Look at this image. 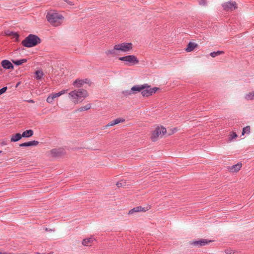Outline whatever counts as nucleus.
I'll list each match as a JSON object with an SVG mask.
<instances>
[{
	"instance_id": "obj_1",
	"label": "nucleus",
	"mask_w": 254,
	"mask_h": 254,
	"mask_svg": "<svg viewBox=\"0 0 254 254\" xmlns=\"http://www.w3.org/2000/svg\"><path fill=\"white\" fill-rule=\"evenodd\" d=\"M70 100L75 104L82 102L88 96L87 91L83 89L74 90L68 94Z\"/></svg>"
},
{
	"instance_id": "obj_2",
	"label": "nucleus",
	"mask_w": 254,
	"mask_h": 254,
	"mask_svg": "<svg viewBox=\"0 0 254 254\" xmlns=\"http://www.w3.org/2000/svg\"><path fill=\"white\" fill-rule=\"evenodd\" d=\"M47 20L53 25L57 26L60 25L64 19V17L55 10H51L47 14Z\"/></svg>"
},
{
	"instance_id": "obj_3",
	"label": "nucleus",
	"mask_w": 254,
	"mask_h": 254,
	"mask_svg": "<svg viewBox=\"0 0 254 254\" xmlns=\"http://www.w3.org/2000/svg\"><path fill=\"white\" fill-rule=\"evenodd\" d=\"M41 42L40 39L36 35L30 34L22 41V44L27 48L33 47Z\"/></svg>"
},
{
	"instance_id": "obj_4",
	"label": "nucleus",
	"mask_w": 254,
	"mask_h": 254,
	"mask_svg": "<svg viewBox=\"0 0 254 254\" xmlns=\"http://www.w3.org/2000/svg\"><path fill=\"white\" fill-rule=\"evenodd\" d=\"M119 60L124 62L125 65L130 66L137 64L139 61L134 55H128L120 57Z\"/></svg>"
},
{
	"instance_id": "obj_5",
	"label": "nucleus",
	"mask_w": 254,
	"mask_h": 254,
	"mask_svg": "<svg viewBox=\"0 0 254 254\" xmlns=\"http://www.w3.org/2000/svg\"><path fill=\"white\" fill-rule=\"evenodd\" d=\"M166 129L163 127H158L154 130L151 136V139L153 141H155L158 137H162L166 133Z\"/></svg>"
},
{
	"instance_id": "obj_6",
	"label": "nucleus",
	"mask_w": 254,
	"mask_h": 254,
	"mask_svg": "<svg viewBox=\"0 0 254 254\" xmlns=\"http://www.w3.org/2000/svg\"><path fill=\"white\" fill-rule=\"evenodd\" d=\"M117 46L116 49H118V51H120L123 52H127L131 50L132 48V44L128 43H123L116 45Z\"/></svg>"
},
{
	"instance_id": "obj_7",
	"label": "nucleus",
	"mask_w": 254,
	"mask_h": 254,
	"mask_svg": "<svg viewBox=\"0 0 254 254\" xmlns=\"http://www.w3.org/2000/svg\"><path fill=\"white\" fill-rule=\"evenodd\" d=\"M158 89L157 87L151 88L150 86L146 84V88L142 89L141 91V94L143 97H148L155 93Z\"/></svg>"
},
{
	"instance_id": "obj_8",
	"label": "nucleus",
	"mask_w": 254,
	"mask_h": 254,
	"mask_svg": "<svg viewBox=\"0 0 254 254\" xmlns=\"http://www.w3.org/2000/svg\"><path fill=\"white\" fill-rule=\"evenodd\" d=\"M212 241L207 239H200L198 240L190 242V245L197 247H200L209 244Z\"/></svg>"
},
{
	"instance_id": "obj_9",
	"label": "nucleus",
	"mask_w": 254,
	"mask_h": 254,
	"mask_svg": "<svg viewBox=\"0 0 254 254\" xmlns=\"http://www.w3.org/2000/svg\"><path fill=\"white\" fill-rule=\"evenodd\" d=\"M222 7L226 11H233L237 8V4L235 1H229L223 3Z\"/></svg>"
},
{
	"instance_id": "obj_10",
	"label": "nucleus",
	"mask_w": 254,
	"mask_h": 254,
	"mask_svg": "<svg viewBox=\"0 0 254 254\" xmlns=\"http://www.w3.org/2000/svg\"><path fill=\"white\" fill-rule=\"evenodd\" d=\"M89 80L88 79H76L73 82V85L76 88L81 87L85 83H88Z\"/></svg>"
},
{
	"instance_id": "obj_11",
	"label": "nucleus",
	"mask_w": 254,
	"mask_h": 254,
	"mask_svg": "<svg viewBox=\"0 0 254 254\" xmlns=\"http://www.w3.org/2000/svg\"><path fill=\"white\" fill-rule=\"evenodd\" d=\"M148 209H149L148 206L145 208V207H142L140 206H139L134 207L133 208L130 210L129 211L128 214L129 215H132L135 212H141V211L145 212Z\"/></svg>"
},
{
	"instance_id": "obj_12",
	"label": "nucleus",
	"mask_w": 254,
	"mask_h": 254,
	"mask_svg": "<svg viewBox=\"0 0 254 254\" xmlns=\"http://www.w3.org/2000/svg\"><path fill=\"white\" fill-rule=\"evenodd\" d=\"M146 84H144L143 85H137L133 86L131 89L132 90V94H135L137 92H141L142 89L146 88Z\"/></svg>"
},
{
	"instance_id": "obj_13",
	"label": "nucleus",
	"mask_w": 254,
	"mask_h": 254,
	"mask_svg": "<svg viewBox=\"0 0 254 254\" xmlns=\"http://www.w3.org/2000/svg\"><path fill=\"white\" fill-rule=\"evenodd\" d=\"M2 66L7 69H12L13 68V64L7 60H3L1 63Z\"/></svg>"
},
{
	"instance_id": "obj_14",
	"label": "nucleus",
	"mask_w": 254,
	"mask_h": 254,
	"mask_svg": "<svg viewBox=\"0 0 254 254\" xmlns=\"http://www.w3.org/2000/svg\"><path fill=\"white\" fill-rule=\"evenodd\" d=\"M52 156L55 157H59L64 153V150L62 148L53 149L51 151Z\"/></svg>"
},
{
	"instance_id": "obj_15",
	"label": "nucleus",
	"mask_w": 254,
	"mask_h": 254,
	"mask_svg": "<svg viewBox=\"0 0 254 254\" xmlns=\"http://www.w3.org/2000/svg\"><path fill=\"white\" fill-rule=\"evenodd\" d=\"M39 144V142L36 140H33L29 142L22 143L19 144L20 147H29L32 146H36Z\"/></svg>"
},
{
	"instance_id": "obj_16",
	"label": "nucleus",
	"mask_w": 254,
	"mask_h": 254,
	"mask_svg": "<svg viewBox=\"0 0 254 254\" xmlns=\"http://www.w3.org/2000/svg\"><path fill=\"white\" fill-rule=\"evenodd\" d=\"M116 48V45H115L113 49L107 50L105 52V54L107 56L112 55L113 56H116L118 55V49H117Z\"/></svg>"
},
{
	"instance_id": "obj_17",
	"label": "nucleus",
	"mask_w": 254,
	"mask_h": 254,
	"mask_svg": "<svg viewBox=\"0 0 254 254\" xmlns=\"http://www.w3.org/2000/svg\"><path fill=\"white\" fill-rule=\"evenodd\" d=\"M94 240H95V239L92 237L88 238H85L83 239L82 243V245L85 246H89L93 243Z\"/></svg>"
},
{
	"instance_id": "obj_18",
	"label": "nucleus",
	"mask_w": 254,
	"mask_h": 254,
	"mask_svg": "<svg viewBox=\"0 0 254 254\" xmlns=\"http://www.w3.org/2000/svg\"><path fill=\"white\" fill-rule=\"evenodd\" d=\"M197 46V44L191 42H190L186 48V51L187 52H190L192 51Z\"/></svg>"
},
{
	"instance_id": "obj_19",
	"label": "nucleus",
	"mask_w": 254,
	"mask_h": 254,
	"mask_svg": "<svg viewBox=\"0 0 254 254\" xmlns=\"http://www.w3.org/2000/svg\"><path fill=\"white\" fill-rule=\"evenodd\" d=\"M242 164L241 163H238L237 164L233 165L232 166L230 167L229 169L231 172H237L240 170Z\"/></svg>"
},
{
	"instance_id": "obj_20",
	"label": "nucleus",
	"mask_w": 254,
	"mask_h": 254,
	"mask_svg": "<svg viewBox=\"0 0 254 254\" xmlns=\"http://www.w3.org/2000/svg\"><path fill=\"white\" fill-rule=\"evenodd\" d=\"M22 137V136H21V134L20 133H17L11 136L10 141L11 142H16L21 139Z\"/></svg>"
},
{
	"instance_id": "obj_21",
	"label": "nucleus",
	"mask_w": 254,
	"mask_h": 254,
	"mask_svg": "<svg viewBox=\"0 0 254 254\" xmlns=\"http://www.w3.org/2000/svg\"><path fill=\"white\" fill-rule=\"evenodd\" d=\"M33 131L32 129H28L23 132L21 134L22 137H29L33 135Z\"/></svg>"
},
{
	"instance_id": "obj_22",
	"label": "nucleus",
	"mask_w": 254,
	"mask_h": 254,
	"mask_svg": "<svg viewBox=\"0 0 254 254\" xmlns=\"http://www.w3.org/2000/svg\"><path fill=\"white\" fill-rule=\"evenodd\" d=\"M91 107L90 104H88L84 106H82L75 111V112H83L89 110Z\"/></svg>"
},
{
	"instance_id": "obj_23",
	"label": "nucleus",
	"mask_w": 254,
	"mask_h": 254,
	"mask_svg": "<svg viewBox=\"0 0 254 254\" xmlns=\"http://www.w3.org/2000/svg\"><path fill=\"white\" fill-rule=\"evenodd\" d=\"M35 74V78L37 80H40L44 75L43 72L39 70L36 71Z\"/></svg>"
},
{
	"instance_id": "obj_24",
	"label": "nucleus",
	"mask_w": 254,
	"mask_h": 254,
	"mask_svg": "<svg viewBox=\"0 0 254 254\" xmlns=\"http://www.w3.org/2000/svg\"><path fill=\"white\" fill-rule=\"evenodd\" d=\"M12 63L16 65H19L27 62V59H23L19 60H12Z\"/></svg>"
},
{
	"instance_id": "obj_25",
	"label": "nucleus",
	"mask_w": 254,
	"mask_h": 254,
	"mask_svg": "<svg viewBox=\"0 0 254 254\" xmlns=\"http://www.w3.org/2000/svg\"><path fill=\"white\" fill-rule=\"evenodd\" d=\"M224 52L222 51H218L217 52H213L210 54V56L213 58H214L216 56H219L220 55L223 54Z\"/></svg>"
},
{
	"instance_id": "obj_26",
	"label": "nucleus",
	"mask_w": 254,
	"mask_h": 254,
	"mask_svg": "<svg viewBox=\"0 0 254 254\" xmlns=\"http://www.w3.org/2000/svg\"><path fill=\"white\" fill-rule=\"evenodd\" d=\"M245 98L247 100H252L254 99V95L253 94V92H249L248 94H246L245 96Z\"/></svg>"
},
{
	"instance_id": "obj_27",
	"label": "nucleus",
	"mask_w": 254,
	"mask_h": 254,
	"mask_svg": "<svg viewBox=\"0 0 254 254\" xmlns=\"http://www.w3.org/2000/svg\"><path fill=\"white\" fill-rule=\"evenodd\" d=\"M6 34L9 36H12L13 38H15L16 40L19 37L17 33L13 32L7 31L6 32Z\"/></svg>"
},
{
	"instance_id": "obj_28",
	"label": "nucleus",
	"mask_w": 254,
	"mask_h": 254,
	"mask_svg": "<svg viewBox=\"0 0 254 254\" xmlns=\"http://www.w3.org/2000/svg\"><path fill=\"white\" fill-rule=\"evenodd\" d=\"M251 128L250 126H247L243 128L242 134L244 135L245 133L249 134L250 132Z\"/></svg>"
},
{
	"instance_id": "obj_29",
	"label": "nucleus",
	"mask_w": 254,
	"mask_h": 254,
	"mask_svg": "<svg viewBox=\"0 0 254 254\" xmlns=\"http://www.w3.org/2000/svg\"><path fill=\"white\" fill-rule=\"evenodd\" d=\"M238 137L237 133L235 132H232V133L229 135V140L231 141L234 139Z\"/></svg>"
},
{
	"instance_id": "obj_30",
	"label": "nucleus",
	"mask_w": 254,
	"mask_h": 254,
	"mask_svg": "<svg viewBox=\"0 0 254 254\" xmlns=\"http://www.w3.org/2000/svg\"><path fill=\"white\" fill-rule=\"evenodd\" d=\"M122 94L125 96H128L132 94L131 89L129 90H125L122 92Z\"/></svg>"
},
{
	"instance_id": "obj_31",
	"label": "nucleus",
	"mask_w": 254,
	"mask_h": 254,
	"mask_svg": "<svg viewBox=\"0 0 254 254\" xmlns=\"http://www.w3.org/2000/svg\"><path fill=\"white\" fill-rule=\"evenodd\" d=\"M54 98H53V97L51 95V94H50L49 95V96L47 97V102L49 103H51L53 102L54 101Z\"/></svg>"
},
{
	"instance_id": "obj_32",
	"label": "nucleus",
	"mask_w": 254,
	"mask_h": 254,
	"mask_svg": "<svg viewBox=\"0 0 254 254\" xmlns=\"http://www.w3.org/2000/svg\"><path fill=\"white\" fill-rule=\"evenodd\" d=\"M114 121V123L116 125H117L119 123L124 122L125 121V120L123 119L118 118V119H116V120H115Z\"/></svg>"
},
{
	"instance_id": "obj_33",
	"label": "nucleus",
	"mask_w": 254,
	"mask_h": 254,
	"mask_svg": "<svg viewBox=\"0 0 254 254\" xmlns=\"http://www.w3.org/2000/svg\"><path fill=\"white\" fill-rule=\"evenodd\" d=\"M117 186H118V187H124L125 186V182L122 181H120L119 182H118L117 184Z\"/></svg>"
},
{
	"instance_id": "obj_34",
	"label": "nucleus",
	"mask_w": 254,
	"mask_h": 254,
	"mask_svg": "<svg viewBox=\"0 0 254 254\" xmlns=\"http://www.w3.org/2000/svg\"><path fill=\"white\" fill-rule=\"evenodd\" d=\"M51 94L53 97L54 99L60 96V94L59 93H52Z\"/></svg>"
},
{
	"instance_id": "obj_35",
	"label": "nucleus",
	"mask_w": 254,
	"mask_h": 254,
	"mask_svg": "<svg viewBox=\"0 0 254 254\" xmlns=\"http://www.w3.org/2000/svg\"><path fill=\"white\" fill-rule=\"evenodd\" d=\"M7 87H3L0 89V95L4 93L7 90Z\"/></svg>"
},
{
	"instance_id": "obj_36",
	"label": "nucleus",
	"mask_w": 254,
	"mask_h": 254,
	"mask_svg": "<svg viewBox=\"0 0 254 254\" xmlns=\"http://www.w3.org/2000/svg\"><path fill=\"white\" fill-rule=\"evenodd\" d=\"M199 3L200 5H204L206 4V1L205 0H199Z\"/></svg>"
},
{
	"instance_id": "obj_37",
	"label": "nucleus",
	"mask_w": 254,
	"mask_h": 254,
	"mask_svg": "<svg viewBox=\"0 0 254 254\" xmlns=\"http://www.w3.org/2000/svg\"><path fill=\"white\" fill-rule=\"evenodd\" d=\"M116 124L114 123V121H112L110 123H109L107 126L106 127H111V126H113L114 125H115Z\"/></svg>"
},
{
	"instance_id": "obj_38",
	"label": "nucleus",
	"mask_w": 254,
	"mask_h": 254,
	"mask_svg": "<svg viewBox=\"0 0 254 254\" xmlns=\"http://www.w3.org/2000/svg\"><path fill=\"white\" fill-rule=\"evenodd\" d=\"M67 91V90H63L62 91H61L60 92H59V93L60 94V96L64 94L66 92V91Z\"/></svg>"
},
{
	"instance_id": "obj_39",
	"label": "nucleus",
	"mask_w": 254,
	"mask_h": 254,
	"mask_svg": "<svg viewBox=\"0 0 254 254\" xmlns=\"http://www.w3.org/2000/svg\"><path fill=\"white\" fill-rule=\"evenodd\" d=\"M225 253H226L227 254H233V253H234V252H233V251H232V250H226Z\"/></svg>"
},
{
	"instance_id": "obj_40",
	"label": "nucleus",
	"mask_w": 254,
	"mask_h": 254,
	"mask_svg": "<svg viewBox=\"0 0 254 254\" xmlns=\"http://www.w3.org/2000/svg\"><path fill=\"white\" fill-rule=\"evenodd\" d=\"M66 1L67 3H68L69 4H70L71 5H74L72 1H67V0H66Z\"/></svg>"
},
{
	"instance_id": "obj_41",
	"label": "nucleus",
	"mask_w": 254,
	"mask_h": 254,
	"mask_svg": "<svg viewBox=\"0 0 254 254\" xmlns=\"http://www.w3.org/2000/svg\"><path fill=\"white\" fill-rule=\"evenodd\" d=\"M0 254H7V253L0 251Z\"/></svg>"
},
{
	"instance_id": "obj_42",
	"label": "nucleus",
	"mask_w": 254,
	"mask_h": 254,
	"mask_svg": "<svg viewBox=\"0 0 254 254\" xmlns=\"http://www.w3.org/2000/svg\"><path fill=\"white\" fill-rule=\"evenodd\" d=\"M29 103H34V101L33 100H29L28 101Z\"/></svg>"
},
{
	"instance_id": "obj_43",
	"label": "nucleus",
	"mask_w": 254,
	"mask_h": 254,
	"mask_svg": "<svg viewBox=\"0 0 254 254\" xmlns=\"http://www.w3.org/2000/svg\"><path fill=\"white\" fill-rule=\"evenodd\" d=\"M20 84V82H18L17 84H16V87H18V86Z\"/></svg>"
},
{
	"instance_id": "obj_44",
	"label": "nucleus",
	"mask_w": 254,
	"mask_h": 254,
	"mask_svg": "<svg viewBox=\"0 0 254 254\" xmlns=\"http://www.w3.org/2000/svg\"><path fill=\"white\" fill-rule=\"evenodd\" d=\"M35 254H41V253H38V252H37V253H36Z\"/></svg>"
},
{
	"instance_id": "obj_45",
	"label": "nucleus",
	"mask_w": 254,
	"mask_h": 254,
	"mask_svg": "<svg viewBox=\"0 0 254 254\" xmlns=\"http://www.w3.org/2000/svg\"><path fill=\"white\" fill-rule=\"evenodd\" d=\"M1 152H2L1 151H0V153H1Z\"/></svg>"
}]
</instances>
